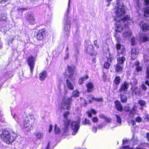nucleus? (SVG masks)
<instances>
[{
	"mask_svg": "<svg viewBox=\"0 0 149 149\" xmlns=\"http://www.w3.org/2000/svg\"><path fill=\"white\" fill-rule=\"evenodd\" d=\"M70 114V113L69 112L66 111L63 114V117L65 119L64 121L65 128L63 130L65 132L67 131L68 125L70 124L72 131V134L73 135H74L77 132L79 128L80 120L79 118H77L76 120L72 122L70 120L68 119V116Z\"/></svg>",
	"mask_w": 149,
	"mask_h": 149,
	"instance_id": "1",
	"label": "nucleus"
},
{
	"mask_svg": "<svg viewBox=\"0 0 149 149\" xmlns=\"http://www.w3.org/2000/svg\"><path fill=\"white\" fill-rule=\"evenodd\" d=\"M129 16L127 15L124 18L121 19H118L116 18L114 19V20L116 22L115 24V30L117 32H120L124 29V27H127L128 25L130 24L131 20Z\"/></svg>",
	"mask_w": 149,
	"mask_h": 149,
	"instance_id": "2",
	"label": "nucleus"
},
{
	"mask_svg": "<svg viewBox=\"0 0 149 149\" xmlns=\"http://www.w3.org/2000/svg\"><path fill=\"white\" fill-rule=\"evenodd\" d=\"M113 12L119 19H121V18L124 16L125 14V6L122 2L117 1L115 7L113 9Z\"/></svg>",
	"mask_w": 149,
	"mask_h": 149,
	"instance_id": "3",
	"label": "nucleus"
},
{
	"mask_svg": "<svg viewBox=\"0 0 149 149\" xmlns=\"http://www.w3.org/2000/svg\"><path fill=\"white\" fill-rule=\"evenodd\" d=\"M0 137L5 142L9 144L15 140L16 134L13 133H10L8 131H4L1 135Z\"/></svg>",
	"mask_w": 149,
	"mask_h": 149,
	"instance_id": "4",
	"label": "nucleus"
},
{
	"mask_svg": "<svg viewBox=\"0 0 149 149\" xmlns=\"http://www.w3.org/2000/svg\"><path fill=\"white\" fill-rule=\"evenodd\" d=\"M69 8V7H68L67 10V13L65 14V15L64 18V26L63 27V32L65 34L68 36L69 35V33L71 26L70 21L68 17Z\"/></svg>",
	"mask_w": 149,
	"mask_h": 149,
	"instance_id": "5",
	"label": "nucleus"
},
{
	"mask_svg": "<svg viewBox=\"0 0 149 149\" xmlns=\"http://www.w3.org/2000/svg\"><path fill=\"white\" fill-rule=\"evenodd\" d=\"M27 63L30 68L31 72L33 73L35 63V58L32 56H29L27 59Z\"/></svg>",
	"mask_w": 149,
	"mask_h": 149,
	"instance_id": "6",
	"label": "nucleus"
},
{
	"mask_svg": "<svg viewBox=\"0 0 149 149\" xmlns=\"http://www.w3.org/2000/svg\"><path fill=\"white\" fill-rule=\"evenodd\" d=\"M72 98L65 100L61 104V107L64 109H69L70 108V105L72 102Z\"/></svg>",
	"mask_w": 149,
	"mask_h": 149,
	"instance_id": "7",
	"label": "nucleus"
},
{
	"mask_svg": "<svg viewBox=\"0 0 149 149\" xmlns=\"http://www.w3.org/2000/svg\"><path fill=\"white\" fill-rule=\"evenodd\" d=\"M75 70V67L73 65L68 66V67L67 71L68 73V75L70 79L72 81L74 79V78L73 77V76Z\"/></svg>",
	"mask_w": 149,
	"mask_h": 149,
	"instance_id": "8",
	"label": "nucleus"
},
{
	"mask_svg": "<svg viewBox=\"0 0 149 149\" xmlns=\"http://www.w3.org/2000/svg\"><path fill=\"white\" fill-rule=\"evenodd\" d=\"M22 127L26 129L27 130H29L32 125L30 123L28 118H25L23 122L20 124Z\"/></svg>",
	"mask_w": 149,
	"mask_h": 149,
	"instance_id": "9",
	"label": "nucleus"
},
{
	"mask_svg": "<svg viewBox=\"0 0 149 149\" xmlns=\"http://www.w3.org/2000/svg\"><path fill=\"white\" fill-rule=\"evenodd\" d=\"M144 2L146 7L144 9V15L146 17H149V0H145Z\"/></svg>",
	"mask_w": 149,
	"mask_h": 149,
	"instance_id": "10",
	"label": "nucleus"
},
{
	"mask_svg": "<svg viewBox=\"0 0 149 149\" xmlns=\"http://www.w3.org/2000/svg\"><path fill=\"white\" fill-rule=\"evenodd\" d=\"M129 87V84L126 81L124 82L121 85L119 90V92L121 93L124 92L125 93V92L127 91Z\"/></svg>",
	"mask_w": 149,
	"mask_h": 149,
	"instance_id": "11",
	"label": "nucleus"
},
{
	"mask_svg": "<svg viewBox=\"0 0 149 149\" xmlns=\"http://www.w3.org/2000/svg\"><path fill=\"white\" fill-rule=\"evenodd\" d=\"M45 35V31L44 29H42L39 31L37 33V38L38 40H42Z\"/></svg>",
	"mask_w": 149,
	"mask_h": 149,
	"instance_id": "12",
	"label": "nucleus"
},
{
	"mask_svg": "<svg viewBox=\"0 0 149 149\" xmlns=\"http://www.w3.org/2000/svg\"><path fill=\"white\" fill-rule=\"evenodd\" d=\"M116 48L117 52L119 54L123 53L125 51L124 47L120 44H117Z\"/></svg>",
	"mask_w": 149,
	"mask_h": 149,
	"instance_id": "13",
	"label": "nucleus"
},
{
	"mask_svg": "<svg viewBox=\"0 0 149 149\" xmlns=\"http://www.w3.org/2000/svg\"><path fill=\"white\" fill-rule=\"evenodd\" d=\"M139 54V50L136 48H133L132 50L131 57L133 60L135 59L137 57Z\"/></svg>",
	"mask_w": 149,
	"mask_h": 149,
	"instance_id": "14",
	"label": "nucleus"
},
{
	"mask_svg": "<svg viewBox=\"0 0 149 149\" xmlns=\"http://www.w3.org/2000/svg\"><path fill=\"white\" fill-rule=\"evenodd\" d=\"M141 28L143 31H146L149 29V26L147 24L143 21H141L140 23Z\"/></svg>",
	"mask_w": 149,
	"mask_h": 149,
	"instance_id": "15",
	"label": "nucleus"
},
{
	"mask_svg": "<svg viewBox=\"0 0 149 149\" xmlns=\"http://www.w3.org/2000/svg\"><path fill=\"white\" fill-rule=\"evenodd\" d=\"M26 19L30 24H32L34 22V20L33 16L31 14H28L26 16Z\"/></svg>",
	"mask_w": 149,
	"mask_h": 149,
	"instance_id": "16",
	"label": "nucleus"
},
{
	"mask_svg": "<svg viewBox=\"0 0 149 149\" xmlns=\"http://www.w3.org/2000/svg\"><path fill=\"white\" fill-rule=\"evenodd\" d=\"M47 72L45 71H42L39 74V79L40 80L42 81L44 80L47 77Z\"/></svg>",
	"mask_w": 149,
	"mask_h": 149,
	"instance_id": "17",
	"label": "nucleus"
},
{
	"mask_svg": "<svg viewBox=\"0 0 149 149\" xmlns=\"http://www.w3.org/2000/svg\"><path fill=\"white\" fill-rule=\"evenodd\" d=\"M85 51L87 53L91 54L93 52V47L92 45H89L87 47H85Z\"/></svg>",
	"mask_w": 149,
	"mask_h": 149,
	"instance_id": "18",
	"label": "nucleus"
},
{
	"mask_svg": "<svg viewBox=\"0 0 149 149\" xmlns=\"http://www.w3.org/2000/svg\"><path fill=\"white\" fill-rule=\"evenodd\" d=\"M115 103L117 109L119 111H121L123 110V109L120 102L118 101H116L115 102Z\"/></svg>",
	"mask_w": 149,
	"mask_h": 149,
	"instance_id": "19",
	"label": "nucleus"
},
{
	"mask_svg": "<svg viewBox=\"0 0 149 149\" xmlns=\"http://www.w3.org/2000/svg\"><path fill=\"white\" fill-rule=\"evenodd\" d=\"M123 65L117 63L115 68L116 71L118 73H121L123 70Z\"/></svg>",
	"mask_w": 149,
	"mask_h": 149,
	"instance_id": "20",
	"label": "nucleus"
},
{
	"mask_svg": "<svg viewBox=\"0 0 149 149\" xmlns=\"http://www.w3.org/2000/svg\"><path fill=\"white\" fill-rule=\"evenodd\" d=\"M140 40L142 42H145L149 40V38L146 34H142L140 37Z\"/></svg>",
	"mask_w": 149,
	"mask_h": 149,
	"instance_id": "21",
	"label": "nucleus"
},
{
	"mask_svg": "<svg viewBox=\"0 0 149 149\" xmlns=\"http://www.w3.org/2000/svg\"><path fill=\"white\" fill-rule=\"evenodd\" d=\"M125 28L127 29V31L123 33V36L124 37L127 38L130 36L132 34V33L130 30H129L128 29V27L127 28L126 27Z\"/></svg>",
	"mask_w": 149,
	"mask_h": 149,
	"instance_id": "22",
	"label": "nucleus"
},
{
	"mask_svg": "<svg viewBox=\"0 0 149 149\" xmlns=\"http://www.w3.org/2000/svg\"><path fill=\"white\" fill-rule=\"evenodd\" d=\"M89 77L87 75H84L79 80L78 83L79 84L81 85L83 83L84 81L88 79Z\"/></svg>",
	"mask_w": 149,
	"mask_h": 149,
	"instance_id": "23",
	"label": "nucleus"
},
{
	"mask_svg": "<svg viewBox=\"0 0 149 149\" xmlns=\"http://www.w3.org/2000/svg\"><path fill=\"white\" fill-rule=\"evenodd\" d=\"M66 85L68 88L70 89L73 90L74 89V86L68 79L66 80Z\"/></svg>",
	"mask_w": 149,
	"mask_h": 149,
	"instance_id": "24",
	"label": "nucleus"
},
{
	"mask_svg": "<svg viewBox=\"0 0 149 149\" xmlns=\"http://www.w3.org/2000/svg\"><path fill=\"white\" fill-rule=\"evenodd\" d=\"M87 88V90L88 92H91L93 91L94 85L93 83L89 82L86 84Z\"/></svg>",
	"mask_w": 149,
	"mask_h": 149,
	"instance_id": "25",
	"label": "nucleus"
},
{
	"mask_svg": "<svg viewBox=\"0 0 149 149\" xmlns=\"http://www.w3.org/2000/svg\"><path fill=\"white\" fill-rule=\"evenodd\" d=\"M37 138L39 139H42L43 136V133L40 131L37 132L35 134Z\"/></svg>",
	"mask_w": 149,
	"mask_h": 149,
	"instance_id": "26",
	"label": "nucleus"
},
{
	"mask_svg": "<svg viewBox=\"0 0 149 149\" xmlns=\"http://www.w3.org/2000/svg\"><path fill=\"white\" fill-rule=\"evenodd\" d=\"M125 58L123 56L119 57L117 58V63H119L123 65L124 61H125Z\"/></svg>",
	"mask_w": 149,
	"mask_h": 149,
	"instance_id": "27",
	"label": "nucleus"
},
{
	"mask_svg": "<svg viewBox=\"0 0 149 149\" xmlns=\"http://www.w3.org/2000/svg\"><path fill=\"white\" fill-rule=\"evenodd\" d=\"M120 99L122 102L125 103L127 102V97L124 95L121 94L120 95Z\"/></svg>",
	"mask_w": 149,
	"mask_h": 149,
	"instance_id": "28",
	"label": "nucleus"
},
{
	"mask_svg": "<svg viewBox=\"0 0 149 149\" xmlns=\"http://www.w3.org/2000/svg\"><path fill=\"white\" fill-rule=\"evenodd\" d=\"M89 97L91 98L92 100L100 102L103 99L102 98H97L93 97L92 95H90Z\"/></svg>",
	"mask_w": 149,
	"mask_h": 149,
	"instance_id": "29",
	"label": "nucleus"
},
{
	"mask_svg": "<svg viewBox=\"0 0 149 149\" xmlns=\"http://www.w3.org/2000/svg\"><path fill=\"white\" fill-rule=\"evenodd\" d=\"M120 79L119 77H116L114 81V83L117 85H118L120 83Z\"/></svg>",
	"mask_w": 149,
	"mask_h": 149,
	"instance_id": "30",
	"label": "nucleus"
},
{
	"mask_svg": "<svg viewBox=\"0 0 149 149\" xmlns=\"http://www.w3.org/2000/svg\"><path fill=\"white\" fill-rule=\"evenodd\" d=\"M79 95V92L77 90H74L72 93V97H77Z\"/></svg>",
	"mask_w": 149,
	"mask_h": 149,
	"instance_id": "31",
	"label": "nucleus"
},
{
	"mask_svg": "<svg viewBox=\"0 0 149 149\" xmlns=\"http://www.w3.org/2000/svg\"><path fill=\"white\" fill-rule=\"evenodd\" d=\"M139 103L142 107H144L146 105V103L145 101L140 100L139 101Z\"/></svg>",
	"mask_w": 149,
	"mask_h": 149,
	"instance_id": "32",
	"label": "nucleus"
},
{
	"mask_svg": "<svg viewBox=\"0 0 149 149\" xmlns=\"http://www.w3.org/2000/svg\"><path fill=\"white\" fill-rule=\"evenodd\" d=\"M54 131L55 133L56 134H57L59 133L61 131L60 130L59 128L56 125H55V126Z\"/></svg>",
	"mask_w": 149,
	"mask_h": 149,
	"instance_id": "33",
	"label": "nucleus"
},
{
	"mask_svg": "<svg viewBox=\"0 0 149 149\" xmlns=\"http://www.w3.org/2000/svg\"><path fill=\"white\" fill-rule=\"evenodd\" d=\"M145 78L146 79H149V67H147V71Z\"/></svg>",
	"mask_w": 149,
	"mask_h": 149,
	"instance_id": "34",
	"label": "nucleus"
},
{
	"mask_svg": "<svg viewBox=\"0 0 149 149\" xmlns=\"http://www.w3.org/2000/svg\"><path fill=\"white\" fill-rule=\"evenodd\" d=\"M116 117L117 123L120 124H121L122 122L121 118L119 116L117 115H116Z\"/></svg>",
	"mask_w": 149,
	"mask_h": 149,
	"instance_id": "35",
	"label": "nucleus"
},
{
	"mask_svg": "<svg viewBox=\"0 0 149 149\" xmlns=\"http://www.w3.org/2000/svg\"><path fill=\"white\" fill-rule=\"evenodd\" d=\"M110 65V64L108 62H106L104 64V67L105 68L108 69Z\"/></svg>",
	"mask_w": 149,
	"mask_h": 149,
	"instance_id": "36",
	"label": "nucleus"
},
{
	"mask_svg": "<svg viewBox=\"0 0 149 149\" xmlns=\"http://www.w3.org/2000/svg\"><path fill=\"white\" fill-rule=\"evenodd\" d=\"M82 123L84 125L89 124L90 123V121L88 120L85 118V120Z\"/></svg>",
	"mask_w": 149,
	"mask_h": 149,
	"instance_id": "37",
	"label": "nucleus"
},
{
	"mask_svg": "<svg viewBox=\"0 0 149 149\" xmlns=\"http://www.w3.org/2000/svg\"><path fill=\"white\" fill-rule=\"evenodd\" d=\"M136 38L134 37H133L132 38L131 40V43L132 45H134L136 44Z\"/></svg>",
	"mask_w": 149,
	"mask_h": 149,
	"instance_id": "38",
	"label": "nucleus"
},
{
	"mask_svg": "<svg viewBox=\"0 0 149 149\" xmlns=\"http://www.w3.org/2000/svg\"><path fill=\"white\" fill-rule=\"evenodd\" d=\"M137 108L136 106H134L132 109V110L130 111V113H134L135 112V111L136 110Z\"/></svg>",
	"mask_w": 149,
	"mask_h": 149,
	"instance_id": "39",
	"label": "nucleus"
},
{
	"mask_svg": "<svg viewBox=\"0 0 149 149\" xmlns=\"http://www.w3.org/2000/svg\"><path fill=\"white\" fill-rule=\"evenodd\" d=\"M137 137H135L134 136H133L132 138V139L134 142V144H136L137 143Z\"/></svg>",
	"mask_w": 149,
	"mask_h": 149,
	"instance_id": "40",
	"label": "nucleus"
},
{
	"mask_svg": "<svg viewBox=\"0 0 149 149\" xmlns=\"http://www.w3.org/2000/svg\"><path fill=\"white\" fill-rule=\"evenodd\" d=\"M93 122L94 123H96L98 120V119L97 117H93L92 119Z\"/></svg>",
	"mask_w": 149,
	"mask_h": 149,
	"instance_id": "41",
	"label": "nucleus"
},
{
	"mask_svg": "<svg viewBox=\"0 0 149 149\" xmlns=\"http://www.w3.org/2000/svg\"><path fill=\"white\" fill-rule=\"evenodd\" d=\"M107 74L106 73H104L102 76L103 79L104 81H106L107 79Z\"/></svg>",
	"mask_w": 149,
	"mask_h": 149,
	"instance_id": "42",
	"label": "nucleus"
},
{
	"mask_svg": "<svg viewBox=\"0 0 149 149\" xmlns=\"http://www.w3.org/2000/svg\"><path fill=\"white\" fill-rule=\"evenodd\" d=\"M136 70L137 72H140L142 70V68L141 67L138 66L136 67Z\"/></svg>",
	"mask_w": 149,
	"mask_h": 149,
	"instance_id": "43",
	"label": "nucleus"
},
{
	"mask_svg": "<svg viewBox=\"0 0 149 149\" xmlns=\"http://www.w3.org/2000/svg\"><path fill=\"white\" fill-rule=\"evenodd\" d=\"M12 116L13 117V118L15 119L17 122V123H18L20 124L19 121H18V120L17 119V116H16V114H14L13 115L12 113Z\"/></svg>",
	"mask_w": 149,
	"mask_h": 149,
	"instance_id": "44",
	"label": "nucleus"
},
{
	"mask_svg": "<svg viewBox=\"0 0 149 149\" xmlns=\"http://www.w3.org/2000/svg\"><path fill=\"white\" fill-rule=\"evenodd\" d=\"M106 124H105L104 123H103L98 125V128L99 129H101L103 127L105 126Z\"/></svg>",
	"mask_w": 149,
	"mask_h": 149,
	"instance_id": "45",
	"label": "nucleus"
},
{
	"mask_svg": "<svg viewBox=\"0 0 149 149\" xmlns=\"http://www.w3.org/2000/svg\"><path fill=\"white\" fill-rule=\"evenodd\" d=\"M135 120L137 122H140L141 121V119L140 117H138L136 118Z\"/></svg>",
	"mask_w": 149,
	"mask_h": 149,
	"instance_id": "46",
	"label": "nucleus"
},
{
	"mask_svg": "<svg viewBox=\"0 0 149 149\" xmlns=\"http://www.w3.org/2000/svg\"><path fill=\"white\" fill-rule=\"evenodd\" d=\"M142 89L144 91H146L147 89V88L144 84H143L141 86Z\"/></svg>",
	"mask_w": 149,
	"mask_h": 149,
	"instance_id": "47",
	"label": "nucleus"
},
{
	"mask_svg": "<svg viewBox=\"0 0 149 149\" xmlns=\"http://www.w3.org/2000/svg\"><path fill=\"white\" fill-rule=\"evenodd\" d=\"M128 141L127 139H125L123 140V145H125V144L127 143Z\"/></svg>",
	"mask_w": 149,
	"mask_h": 149,
	"instance_id": "48",
	"label": "nucleus"
},
{
	"mask_svg": "<svg viewBox=\"0 0 149 149\" xmlns=\"http://www.w3.org/2000/svg\"><path fill=\"white\" fill-rule=\"evenodd\" d=\"M130 122L133 125H135L136 122L134 120H131L130 121Z\"/></svg>",
	"mask_w": 149,
	"mask_h": 149,
	"instance_id": "49",
	"label": "nucleus"
},
{
	"mask_svg": "<svg viewBox=\"0 0 149 149\" xmlns=\"http://www.w3.org/2000/svg\"><path fill=\"white\" fill-rule=\"evenodd\" d=\"M130 108L129 107H124V110L125 111H128L130 110Z\"/></svg>",
	"mask_w": 149,
	"mask_h": 149,
	"instance_id": "50",
	"label": "nucleus"
},
{
	"mask_svg": "<svg viewBox=\"0 0 149 149\" xmlns=\"http://www.w3.org/2000/svg\"><path fill=\"white\" fill-rule=\"evenodd\" d=\"M86 113L87 114L88 116L89 117H92V114L91 113V112L90 111H87L86 112Z\"/></svg>",
	"mask_w": 149,
	"mask_h": 149,
	"instance_id": "51",
	"label": "nucleus"
},
{
	"mask_svg": "<svg viewBox=\"0 0 149 149\" xmlns=\"http://www.w3.org/2000/svg\"><path fill=\"white\" fill-rule=\"evenodd\" d=\"M97 128L96 127H93V128L92 130V132H93L94 133L96 132H97Z\"/></svg>",
	"mask_w": 149,
	"mask_h": 149,
	"instance_id": "52",
	"label": "nucleus"
},
{
	"mask_svg": "<svg viewBox=\"0 0 149 149\" xmlns=\"http://www.w3.org/2000/svg\"><path fill=\"white\" fill-rule=\"evenodd\" d=\"M123 149H133L132 148H130L129 146H126L123 147Z\"/></svg>",
	"mask_w": 149,
	"mask_h": 149,
	"instance_id": "53",
	"label": "nucleus"
},
{
	"mask_svg": "<svg viewBox=\"0 0 149 149\" xmlns=\"http://www.w3.org/2000/svg\"><path fill=\"white\" fill-rule=\"evenodd\" d=\"M53 126L52 125H49V132H51L52 131V128H53Z\"/></svg>",
	"mask_w": 149,
	"mask_h": 149,
	"instance_id": "54",
	"label": "nucleus"
},
{
	"mask_svg": "<svg viewBox=\"0 0 149 149\" xmlns=\"http://www.w3.org/2000/svg\"><path fill=\"white\" fill-rule=\"evenodd\" d=\"M99 117L101 118H103L104 119L106 117L104 115L102 114H100L99 115Z\"/></svg>",
	"mask_w": 149,
	"mask_h": 149,
	"instance_id": "55",
	"label": "nucleus"
},
{
	"mask_svg": "<svg viewBox=\"0 0 149 149\" xmlns=\"http://www.w3.org/2000/svg\"><path fill=\"white\" fill-rule=\"evenodd\" d=\"M104 120L106 122H110L111 121V119L110 118H108L106 117H105V118L104 119Z\"/></svg>",
	"mask_w": 149,
	"mask_h": 149,
	"instance_id": "56",
	"label": "nucleus"
},
{
	"mask_svg": "<svg viewBox=\"0 0 149 149\" xmlns=\"http://www.w3.org/2000/svg\"><path fill=\"white\" fill-rule=\"evenodd\" d=\"M8 0H0V3H4Z\"/></svg>",
	"mask_w": 149,
	"mask_h": 149,
	"instance_id": "57",
	"label": "nucleus"
},
{
	"mask_svg": "<svg viewBox=\"0 0 149 149\" xmlns=\"http://www.w3.org/2000/svg\"><path fill=\"white\" fill-rule=\"evenodd\" d=\"M140 63L138 61H136L135 62V66H136V67H137L138 66H139V65Z\"/></svg>",
	"mask_w": 149,
	"mask_h": 149,
	"instance_id": "58",
	"label": "nucleus"
},
{
	"mask_svg": "<svg viewBox=\"0 0 149 149\" xmlns=\"http://www.w3.org/2000/svg\"><path fill=\"white\" fill-rule=\"evenodd\" d=\"M91 112H92L94 114H95L96 113V111L94 109H92L91 110Z\"/></svg>",
	"mask_w": 149,
	"mask_h": 149,
	"instance_id": "59",
	"label": "nucleus"
},
{
	"mask_svg": "<svg viewBox=\"0 0 149 149\" xmlns=\"http://www.w3.org/2000/svg\"><path fill=\"white\" fill-rule=\"evenodd\" d=\"M146 137L148 139V141H149V133H147L146 134Z\"/></svg>",
	"mask_w": 149,
	"mask_h": 149,
	"instance_id": "60",
	"label": "nucleus"
},
{
	"mask_svg": "<svg viewBox=\"0 0 149 149\" xmlns=\"http://www.w3.org/2000/svg\"><path fill=\"white\" fill-rule=\"evenodd\" d=\"M19 11H23L24 10H26V8H19L18 9Z\"/></svg>",
	"mask_w": 149,
	"mask_h": 149,
	"instance_id": "61",
	"label": "nucleus"
},
{
	"mask_svg": "<svg viewBox=\"0 0 149 149\" xmlns=\"http://www.w3.org/2000/svg\"><path fill=\"white\" fill-rule=\"evenodd\" d=\"M145 84L149 86V81L148 80H146L145 82Z\"/></svg>",
	"mask_w": 149,
	"mask_h": 149,
	"instance_id": "62",
	"label": "nucleus"
},
{
	"mask_svg": "<svg viewBox=\"0 0 149 149\" xmlns=\"http://www.w3.org/2000/svg\"><path fill=\"white\" fill-rule=\"evenodd\" d=\"M134 82L135 84H137L138 83L137 80L136 79H134Z\"/></svg>",
	"mask_w": 149,
	"mask_h": 149,
	"instance_id": "63",
	"label": "nucleus"
},
{
	"mask_svg": "<svg viewBox=\"0 0 149 149\" xmlns=\"http://www.w3.org/2000/svg\"><path fill=\"white\" fill-rule=\"evenodd\" d=\"M49 143H48V145H47V148H46V149H49Z\"/></svg>",
	"mask_w": 149,
	"mask_h": 149,
	"instance_id": "64",
	"label": "nucleus"
}]
</instances>
